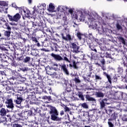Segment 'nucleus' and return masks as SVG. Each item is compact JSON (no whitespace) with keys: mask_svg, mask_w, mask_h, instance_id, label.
<instances>
[{"mask_svg":"<svg viewBox=\"0 0 127 127\" xmlns=\"http://www.w3.org/2000/svg\"><path fill=\"white\" fill-rule=\"evenodd\" d=\"M97 65L98 66H100V67H101L102 70H103V71H105V70H106V67H105V65H101L99 64H97Z\"/></svg>","mask_w":127,"mask_h":127,"instance_id":"obj_57","label":"nucleus"},{"mask_svg":"<svg viewBox=\"0 0 127 127\" xmlns=\"http://www.w3.org/2000/svg\"><path fill=\"white\" fill-rule=\"evenodd\" d=\"M36 85H38L41 89H43L44 88V84L42 82H37V83H35Z\"/></svg>","mask_w":127,"mask_h":127,"instance_id":"obj_36","label":"nucleus"},{"mask_svg":"<svg viewBox=\"0 0 127 127\" xmlns=\"http://www.w3.org/2000/svg\"><path fill=\"white\" fill-rule=\"evenodd\" d=\"M42 77H43V76L40 75L39 74H38V82H42Z\"/></svg>","mask_w":127,"mask_h":127,"instance_id":"obj_52","label":"nucleus"},{"mask_svg":"<svg viewBox=\"0 0 127 127\" xmlns=\"http://www.w3.org/2000/svg\"><path fill=\"white\" fill-rule=\"evenodd\" d=\"M61 84H62L63 86L64 87H68V85H71V84L68 83V80L65 79H63L61 81Z\"/></svg>","mask_w":127,"mask_h":127,"instance_id":"obj_20","label":"nucleus"},{"mask_svg":"<svg viewBox=\"0 0 127 127\" xmlns=\"http://www.w3.org/2000/svg\"><path fill=\"white\" fill-rule=\"evenodd\" d=\"M47 107L49 109L48 113L51 116V121L54 122H61L62 121V118L59 117V111L56 107L51 105H48Z\"/></svg>","mask_w":127,"mask_h":127,"instance_id":"obj_1","label":"nucleus"},{"mask_svg":"<svg viewBox=\"0 0 127 127\" xmlns=\"http://www.w3.org/2000/svg\"><path fill=\"white\" fill-rule=\"evenodd\" d=\"M85 98L86 101H88L89 102H96V99L91 97L89 94L85 95Z\"/></svg>","mask_w":127,"mask_h":127,"instance_id":"obj_17","label":"nucleus"},{"mask_svg":"<svg viewBox=\"0 0 127 127\" xmlns=\"http://www.w3.org/2000/svg\"><path fill=\"white\" fill-rule=\"evenodd\" d=\"M16 55L17 56V59L18 61H22V60H23V61H24V57L22 54L16 53Z\"/></svg>","mask_w":127,"mask_h":127,"instance_id":"obj_21","label":"nucleus"},{"mask_svg":"<svg viewBox=\"0 0 127 127\" xmlns=\"http://www.w3.org/2000/svg\"><path fill=\"white\" fill-rule=\"evenodd\" d=\"M31 60V58L30 57L27 56L24 59L23 62L24 63H29L30 62V60Z\"/></svg>","mask_w":127,"mask_h":127,"instance_id":"obj_31","label":"nucleus"},{"mask_svg":"<svg viewBox=\"0 0 127 127\" xmlns=\"http://www.w3.org/2000/svg\"><path fill=\"white\" fill-rule=\"evenodd\" d=\"M5 104L6 105V107L9 109H13V108H14L12 99H7L5 102Z\"/></svg>","mask_w":127,"mask_h":127,"instance_id":"obj_7","label":"nucleus"},{"mask_svg":"<svg viewBox=\"0 0 127 127\" xmlns=\"http://www.w3.org/2000/svg\"><path fill=\"white\" fill-rule=\"evenodd\" d=\"M100 63H101L102 66H105V64H106L105 59L102 58L101 60H100Z\"/></svg>","mask_w":127,"mask_h":127,"instance_id":"obj_45","label":"nucleus"},{"mask_svg":"<svg viewBox=\"0 0 127 127\" xmlns=\"http://www.w3.org/2000/svg\"><path fill=\"white\" fill-rule=\"evenodd\" d=\"M7 118L8 122H11V120H12V117H11L10 115H7Z\"/></svg>","mask_w":127,"mask_h":127,"instance_id":"obj_53","label":"nucleus"},{"mask_svg":"<svg viewBox=\"0 0 127 127\" xmlns=\"http://www.w3.org/2000/svg\"><path fill=\"white\" fill-rule=\"evenodd\" d=\"M76 35L79 40L82 39V35H83V34H81L80 32H77Z\"/></svg>","mask_w":127,"mask_h":127,"instance_id":"obj_43","label":"nucleus"},{"mask_svg":"<svg viewBox=\"0 0 127 127\" xmlns=\"http://www.w3.org/2000/svg\"><path fill=\"white\" fill-rule=\"evenodd\" d=\"M81 106L82 108H83V109H88V108H89L88 104H87L86 103L81 104Z\"/></svg>","mask_w":127,"mask_h":127,"instance_id":"obj_42","label":"nucleus"},{"mask_svg":"<svg viewBox=\"0 0 127 127\" xmlns=\"http://www.w3.org/2000/svg\"><path fill=\"white\" fill-rule=\"evenodd\" d=\"M0 116L3 117L6 115V110L4 108H2L0 111Z\"/></svg>","mask_w":127,"mask_h":127,"instance_id":"obj_30","label":"nucleus"},{"mask_svg":"<svg viewBox=\"0 0 127 127\" xmlns=\"http://www.w3.org/2000/svg\"><path fill=\"white\" fill-rule=\"evenodd\" d=\"M12 127H22V126L18 124H13Z\"/></svg>","mask_w":127,"mask_h":127,"instance_id":"obj_50","label":"nucleus"},{"mask_svg":"<svg viewBox=\"0 0 127 127\" xmlns=\"http://www.w3.org/2000/svg\"><path fill=\"white\" fill-rule=\"evenodd\" d=\"M49 8L51 10H54V9H55V6H54L52 3H51L49 5Z\"/></svg>","mask_w":127,"mask_h":127,"instance_id":"obj_39","label":"nucleus"},{"mask_svg":"<svg viewBox=\"0 0 127 127\" xmlns=\"http://www.w3.org/2000/svg\"><path fill=\"white\" fill-rule=\"evenodd\" d=\"M118 118V114H116V113H114V114H112L111 115V118L109 119V121H115V120H117V118Z\"/></svg>","mask_w":127,"mask_h":127,"instance_id":"obj_24","label":"nucleus"},{"mask_svg":"<svg viewBox=\"0 0 127 127\" xmlns=\"http://www.w3.org/2000/svg\"><path fill=\"white\" fill-rule=\"evenodd\" d=\"M71 62L72 63V64H70L69 67H70V68H72V67H73V68L75 69V70H78L79 69V66H78L77 65H78V63H79V62H77L76 63V61L73 60H72Z\"/></svg>","mask_w":127,"mask_h":127,"instance_id":"obj_13","label":"nucleus"},{"mask_svg":"<svg viewBox=\"0 0 127 127\" xmlns=\"http://www.w3.org/2000/svg\"><path fill=\"white\" fill-rule=\"evenodd\" d=\"M0 5L1 6H7V3L5 1H0Z\"/></svg>","mask_w":127,"mask_h":127,"instance_id":"obj_41","label":"nucleus"},{"mask_svg":"<svg viewBox=\"0 0 127 127\" xmlns=\"http://www.w3.org/2000/svg\"><path fill=\"white\" fill-rule=\"evenodd\" d=\"M95 80H102V78L100 77V76L97 75V74L95 75Z\"/></svg>","mask_w":127,"mask_h":127,"instance_id":"obj_59","label":"nucleus"},{"mask_svg":"<svg viewBox=\"0 0 127 127\" xmlns=\"http://www.w3.org/2000/svg\"><path fill=\"white\" fill-rule=\"evenodd\" d=\"M7 16L10 21H15L16 22H17V21H18V20L20 18V14H19V13H16L14 16H11L10 14H7Z\"/></svg>","mask_w":127,"mask_h":127,"instance_id":"obj_5","label":"nucleus"},{"mask_svg":"<svg viewBox=\"0 0 127 127\" xmlns=\"http://www.w3.org/2000/svg\"><path fill=\"white\" fill-rule=\"evenodd\" d=\"M19 90L20 91H26V92L28 93L26 100L27 102H29L31 104L35 102V99H36L35 92L33 91H31V89H30V86H29V85H21L20 86Z\"/></svg>","mask_w":127,"mask_h":127,"instance_id":"obj_2","label":"nucleus"},{"mask_svg":"<svg viewBox=\"0 0 127 127\" xmlns=\"http://www.w3.org/2000/svg\"><path fill=\"white\" fill-rule=\"evenodd\" d=\"M116 99L122 100L123 99V93L122 92H118L115 94Z\"/></svg>","mask_w":127,"mask_h":127,"instance_id":"obj_19","label":"nucleus"},{"mask_svg":"<svg viewBox=\"0 0 127 127\" xmlns=\"http://www.w3.org/2000/svg\"><path fill=\"white\" fill-rule=\"evenodd\" d=\"M123 121L127 122V115H124L122 117Z\"/></svg>","mask_w":127,"mask_h":127,"instance_id":"obj_49","label":"nucleus"},{"mask_svg":"<svg viewBox=\"0 0 127 127\" xmlns=\"http://www.w3.org/2000/svg\"><path fill=\"white\" fill-rule=\"evenodd\" d=\"M18 65V63H16V62L14 61V59H13V60H12V62L11 63V66H12V67H15V68L17 67Z\"/></svg>","mask_w":127,"mask_h":127,"instance_id":"obj_28","label":"nucleus"},{"mask_svg":"<svg viewBox=\"0 0 127 127\" xmlns=\"http://www.w3.org/2000/svg\"><path fill=\"white\" fill-rule=\"evenodd\" d=\"M74 81L75 83H81V80L79 78H77V77L74 78Z\"/></svg>","mask_w":127,"mask_h":127,"instance_id":"obj_55","label":"nucleus"},{"mask_svg":"<svg viewBox=\"0 0 127 127\" xmlns=\"http://www.w3.org/2000/svg\"><path fill=\"white\" fill-rule=\"evenodd\" d=\"M88 70L89 72H92V71H93V67H92V66H89Z\"/></svg>","mask_w":127,"mask_h":127,"instance_id":"obj_63","label":"nucleus"},{"mask_svg":"<svg viewBox=\"0 0 127 127\" xmlns=\"http://www.w3.org/2000/svg\"><path fill=\"white\" fill-rule=\"evenodd\" d=\"M78 96L81 101H85V98H84V95L82 92H79Z\"/></svg>","mask_w":127,"mask_h":127,"instance_id":"obj_32","label":"nucleus"},{"mask_svg":"<svg viewBox=\"0 0 127 127\" xmlns=\"http://www.w3.org/2000/svg\"><path fill=\"white\" fill-rule=\"evenodd\" d=\"M38 28L39 30H40L41 31H42V30H43L44 28L42 25H38Z\"/></svg>","mask_w":127,"mask_h":127,"instance_id":"obj_60","label":"nucleus"},{"mask_svg":"<svg viewBox=\"0 0 127 127\" xmlns=\"http://www.w3.org/2000/svg\"><path fill=\"white\" fill-rule=\"evenodd\" d=\"M87 45H88L89 48L92 51H94L95 53H97V46L95 45V42L87 43Z\"/></svg>","mask_w":127,"mask_h":127,"instance_id":"obj_10","label":"nucleus"},{"mask_svg":"<svg viewBox=\"0 0 127 127\" xmlns=\"http://www.w3.org/2000/svg\"><path fill=\"white\" fill-rule=\"evenodd\" d=\"M7 119L5 117H2L0 118V123H5L7 122Z\"/></svg>","mask_w":127,"mask_h":127,"instance_id":"obj_37","label":"nucleus"},{"mask_svg":"<svg viewBox=\"0 0 127 127\" xmlns=\"http://www.w3.org/2000/svg\"><path fill=\"white\" fill-rule=\"evenodd\" d=\"M31 40H32L33 43H35V45H36L37 47H40L41 46L40 43H39L38 40H37V38H36V37L32 36L31 37Z\"/></svg>","mask_w":127,"mask_h":127,"instance_id":"obj_15","label":"nucleus"},{"mask_svg":"<svg viewBox=\"0 0 127 127\" xmlns=\"http://www.w3.org/2000/svg\"><path fill=\"white\" fill-rule=\"evenodd\" d=\"M12 119L14 122H18V121H23V117L21 116V114H18L13 115L12 116Z\"/></svg>","mask_w":127,"mask_h":127,"instance_id":"obj_8","label":"nucleus"},{"mask_svg":"<svg viewBox=\"0 0 127 127\" xmlns=\"http://www.w3.org/2000/svg\"><path fill=\"white\" fill-rule=\"evenodd\" d=\"M64 60L65 61H66V62H68V63H70V61H69L68 58L67 57H64Z\"/></svg>","mask_w":127,"mask_h":127,"instance_id":"obj_62","label":"nucleus"},{"mask_svg":"<svg viewBox=\"0 0 127 127\" xmlns=\"http://www.w3.org/2000/svg\"><path fill=\"white\" fill-rule=\"evenodd\" d=\"M62 22L63 25H67V24H68V22H67V17L64 15V16L62 15Z\"/></svg>","mask_w":127,"mask_h":127,"instance_id":"obj_18","label":"nucleus"},{"mask_svg":"<svg viewBox=\"0 0 127 127\" xmlns=\"http://www.w3.org/2000/svg\"><path fill=\"white\" fill-rule=\"evenodd\" d=\"M70 47L73 49V53H80V47L77 45L76 43H70Z\"/></svg>","mask_w":127,"mask_h":127,"instance_id":"obj_6","label":"nucleus"},{"mask_svg":"<svg viewBox=\"0 0 127 127\" xmlns=\"http://www.w3.org/2000/svg\"><path fill=\"white\" fill-rule=\"evenodd\" d=\"M119 40L122 43V44H124V45L127 46V43L126 42V40H125V38H124L123 37H120L119 38Z\"/></svg>","mask_w":127,"mask_h":127,"instance_id":"obj_27","label":"nucleus"},{"mask_svg":"<svg viewBox=\"0 0 127 127\" xmlns=\"http://www.w3.org/2000/svg\"><path fill=\"white\" fill-rule=\"evenodd\" d=\"M105 112L107 115H111L113 112V108L111 107H108L106 109H105Z\"/></svg>","mask_w":127,"mask_h":127,"instance_id":"obj_26","label":"nucleus"},{"mask_svg":"<svg viewBox=\"0 0 127 127\" xmlns=\"http://www.w3.org/2000/svg\"><path fill=\"white\" fill-rule=\"evenodd\" d=\"M103 74L107 77L108 82H109L110 84H112V78H111V75L108 74V73H107L106 72H104Z\"/></svg>","mask_w":127,"mask_h":127,"instance_id":"obj_25","label":"nucleus"},{"mask_svg":"<svg viewBox=\"0 0 127 127\" xmlns=\"http://www.w3.org/2000/svg\"><path fill=\"white\" fill-rule=\"evenodd\" d=\"M42 99L43 100H47L48 101H51V96H44L42 97Z\"/></svg>","mask_w":127,"mask_h":127,"instance_id":"obj_38","label":"nucleus"},{"mask_svg":"<svg viewBox=\"0 0 127 127\" xmlns=\"http://www.w3.org/2000/svg\"><path fill=\"white\" fill-rule=\"evenodd\" d=\"M34 10L33 11V15L37 17V15L39 16V8H36V7L34 6L33 8Z\"/></svg>","mask_w":127,"mask_h":127,"instance_id":"obj_16","label":"nucleus"},{"mask_svg":"<svg viewBox=\"0 0 127 127\" xmlns=\"http://www.w3.org/2000/svg\"><path fill=\"white\" fill-rule=\"evenodd\" d=\"M100 106H101V109H103V108H105V106H106V105L105 104V102L101 101L100 102Z\"/></svg>","mask_w":127,"mask_h":127,"instance_id":"obj_46","label":"nucleus"},{"mask_svg":"<svg viewBox=\"0 0 127 127\" xmlns=\"http://www.w3.org/2000/svg\"><path fill=\"white\" fill-rule=\"evenodd\" d=\"M118 73H122V72H124V69H123V67H118Z\"/></svg>","mask_w":127,"mask_h":127,"instance_id":"obj_51","label":"nucleus"},{"mask_svg":"<svg viewBox=\"0 0 127 127\" xmlns=\"http://www.w3.org/2000/svg\"><path fill=\"white\" fill-rule=\"evenodd\" d=\"M0 50H2V51H6L7 50L6 48L3 46L1 47L0 46Z\"/></svg>","mask_w":127,"mask_h":127,"instance_id":"obj_56","label":"nucleus"},{"mask_svg":"<svg viewBox=\"0 0 127 127\" xmlns=\"http://www.w3.org/2000/svg\"><path fill=\"white\" fill-rule=\"evenodd\" d=\"M116 27L118 30H123V27H122V26L120 25V23H119L116 24Z\"/></svg>","mask_w":127,"mask_h":127,"instance_id":"obj_40","label":"nucleus"},{"mask_svg":"<svg viewBox=\"0 0 127 127\" xmlns=\"http://www.w3.org/2000/svg\"><path fill=\"white\" fill-rule=\"evenodd\" d=\"M95 95L97 98H103L104 97V93L101 92H96Z\"/></svg>","mask_w":127,"mask_h":127,"instance_id":"obj_29","label":"nucleus"},{"mask_svg":"<svg viewBox=\"0 0 127 127\" xmlns=\"http://www.w3.org/2000/svg\"><path fill=\"white\" fill-rule=\"evenodd\" d=\"M62 38L64 40H65V41H71V40H72V38H71L70 34L66 35V37L63 35Z\"/></svg>","mask_w":127,"mask_h":127,"instance_id":"obj_22","label":"nucleus"},{"mask_svg":"<svg viewBox=\"0 0 127 127\" xmlns=\"http://www.w3.org/2000/svg\"><path fill=\"white\" fill-rule=\"evenodd\" d=\"M57 73L54 72H53V74L52 76H53V77H57Z\"/></svg>","mask_w":127,"mask_h":127,"instance_id":"obj_64","label":"nucleus"},{"mask_svg":"<svg viewBox=\"0 0 127 127\" xmlns=\"http://www.w3.org/2000/svg\"><path fill=\"white\" fill-rule=\"evenodd\" d=\"M25 101V99H23L20 95H17L15 99L14 100V103H15L16 105H20L22 102Z\"/></svg>","mask_w":127,"mask_h":127,"instance_id":"obj_9","label":"nucleus"},{"mask_svg":"<svg viewBox=\"0 0 127 127\" xmlns=\"http://www.w3.org/2000/svg\"><path fill=\"white\" fill-rule=\"evenodd\" d=\"M112 122L113 121L112 120H109L108 119V127H115V125H114V123H113Z\"/></svg>","mask_w":127,"mask_h":127,"instance_id":"obj_34","label":"nucleus"},{"mask_svg":"<svg viewBox=\"0 0 127 127\" xmlns=\"http://www.w3.org/2000/svg\"><path fill=\"white\" fill-rule=\"evenodd\" d=\"M51 56L53 57V58H54L56 61H61L63 60V58H62V57L59 55H56L54 53H52L51 54Z\"/></svg>","mask_w":127,"mask_h":127,"instance_id":"obj_11","label":"nucleus"},{"mask_svg":"<svg viewBox=\"0 0 127 127\" xmlns=\"http://www.w3.org/2000/svg\"><path fill=\"white\" fill-rule=\"evenodd\" d=\"M53 69L55 71H58V70H60L59 68H58V64H55L53 65Z\"/></svg>","mask_w":127,"mask_h":127,"instance_id":"obj_33","label":"nucleus"},{"mask_svg":"<svg viewBox=\"0 0 127 127\" xmlns=\"http://www.w3.org/2000/svg\"><path fill=\"white\" fill-rule=\"evenodd\" d=\"M53 69L50 68L49 70H46V72H47V74H48V75H50L51 76H52V75H53V73L54 72H53Z\"/></svg>","mask_w":127,"mask_h":127,"instance_id":"obj_35","label":"nucleus"},{"mask_svg":"<svg viewBox=\"0 0 127 127\" xmlns=\"http://www.w3.org/2000/svg\"><path fill=\"white\" fill-rule=\"evenodd\" d=\"M60 66L61 70L63 71L64 73V74L67 76L69 75V71L68 70V68H67V66H66V64H64L63 65H60Z\"/></svg>","mask_w":127,"mask_h":127,"instance_id":"obj_12","label":"nucleus"},{"mask_svg":"<svg viewBox=\"0 0 127 127\" xmlns=\"http://www.w3.org/2000/svg\"><path fill=\"white\" fill-rule=\"evenodd\" d=\"M64 112H70V108H69L66 106L64 105Z\"/></svg>","mask_w":127,"mask_h":127,"instance_id":"obj_48","label":"nucleus"},{"mask_svg":"<svg viewBox=\"0 0 127 127\" xmlns=\"http://www.w3.org/2000/svg\"><path fill=\"white\" fill-rule=\"evenodd\" d=\"M3 26L4 28L7 29V30H3L4 36H5V37L6 38L10 37V34L11 33V28L10 26H9V25L7 22L5 23Z\"/></svg>","mask_w":127,"mask_h":127,"instance_id":"obj_3","label":"nucleus"},{"mask_svg":"<svg viewBox=\"0 0 127 127\" xmlns=\"http://www.w3.org/2000/svg\"><path fill=\"white\" fill-rule=\"evenodd\" d=\"M76 19H77V20H79V21H82V20H83V18L82 16H80L78 19V17H76Z\"/></svg>","mask_w":127,"mask_h":127,"instance_id":"obj_58","label":"nucleus"},{"mask_svg":"<svg viewBox=\"0 0 127 127\" xmlns=\"http://www.w3.org/2000/svg\"><path fill=\"white\" fill-rule=\"evenodd\" d=\"M64 111L62 110L60 112V115L61 116V117H62V116H64Z\"/></svg>","mask_w":127,"mask_h":127,"instance_id":"obj_61","label":"nucleus"},{"mask_svg":"<svg viewBox=\"0 0 127 127\" xmlns=\"http://www.w3.org/2000/svg\"><path fill=\"white\" fill-rule=\"evenodd\" d=\"M101 50L102 51H106V50H108V48H107V47L106 46H102L100 48Z\"/></svg>","mask_w":127,"mask_h":127,"instance_id":"obj_47","label":"nucleus"},{"mask_svg":"<svg viewBox=\"0 0 127 127\" xmlns=\"http://www.w3.org/2000/svg\"><path fill=\"white\" fill-rule=\"evenodd\" d=\"M23 11L24 12L26 17H30L31 13H30V11L29 10H23Z\"/></svg>","mask_w":127,"mask_h":127,"instance_id":"obj_23","label":"nucleus"},{"mask_svg":"<svg viewBox=\"0 0 127 127\" xmlns=\"http://www.w3.org/2000/svg\"><path fill=\"white\" fill-rule=\"evenodd\" d=\"M106 58H110V59H112L113 60V59H114V58H113L111 56V54L106 52Z\"/></svg>","mask_w":127,"mask_h":127,"instance_id":"obj_44","label":"nucleus"},{"mask_svg":"<svg viewBox=\"0 0 127 127\" xmlns=\"http://www.w3.org/2000/svg\"><path fill=\"white\" fill-rule=\"evenodd\" d=\"M72 88V84H68V86H67L65 88V90L63 92V94L64 96H66V95H68V93H70L71 92Z\"/></svg>","mask_w":127,"mask_h":127,"instance_id":"obj_14","label":"nucleus"},{"mask_svg":"<svg viewBox=\"0 0 127 127\" xmlns=\"http://www.w3.org/2000/svg\"><path fill=\"white\" fill-rule=\"evenodd\" d=\"M12 7H14V8H16V9H17V8L20 9V7H17V6L16 5V4H15V3H12Z\"/></svg>","mask_w":127,"mask_h":127,"instance_id":"obj_54","label":"nucleus"},{"mask_svg":"<svg viewBox=\"0 0 127 127\" xmlns=\"http://www.w3.org/2000/svg\"><path fill=\"white\" fill-rule=\"evenodd\" d=\"M44 41H48L49 43H51L52 44H53V46L51 47L52 51H58V48L57 47L58 45L57 44L53 41H54V40L52 39L51 37H47L45 40Z\"/></svg>","mask_w":127,"mask_h":127,"instance_id":"obj_4","label":"nucleus"}]
</instances>
